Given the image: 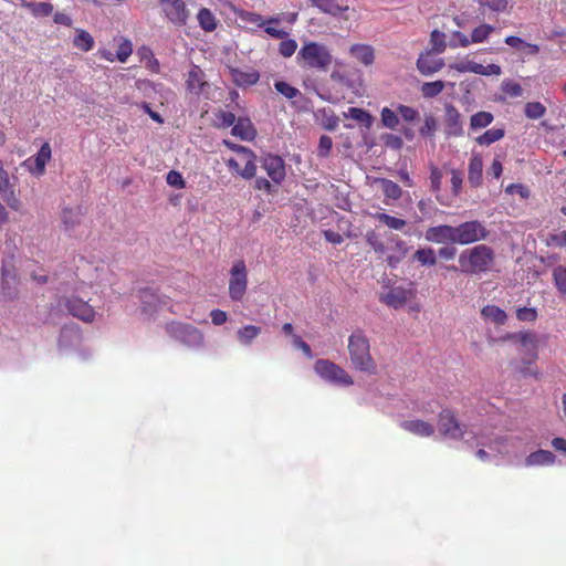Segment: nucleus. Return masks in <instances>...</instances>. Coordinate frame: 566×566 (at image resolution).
I'll return each instance as SVG.
<instances>
[{"label": "nucleus", "mask_w": 566, "mask_h": 566, "mask_svg": "<svg viewBox=\"0 0 566 566\" xmlns=\"http://www.w3.org/2000/svg\"><path fill=\"white\" fill-rule=\"evenodd\" d=\"M461 271L465 274L490 272L495 264V252L486 244H478L462 251L459 255Z\"/></svg>", "instance_id": "obj_1"}, {"label": "nucleus", "mask_w": 566, "mask_h": 566, "mask_svg": "<svg viewBox=\"0 0 566 566\" xmlns=\"http://www.w3.org/2000/svg\"><path fill=\"white\" fill-rule=\"evenodd\" d=\"M296 61L303 69L326 72L332 65L333 55L326 45L307 41L298 50Z\"/></svg>", "instance_id": "obj_2"}, {"label": "nucleus", "mask_w": 566, "mask_h": 566, "mask_svg": "<svg viewBox=\"0 0 566 566\" xmlns=\"http://www.w3.org/2000/svg\"><path fill=\"white\" fill-rule=\"evenodd\" d=\"M479 449L475 457L485 463L499 464L502 457L509 451V439L503 436H481L475 432Z\"/></svg>", "instance_id": "obj_3"}, {"label": "nucleus", "mask_w": 566, "mask_h": 566, "mask_svg": "<svg viewBox=\"0 0 566 566\" xmlns=\"http://www.w3.org/2000/svg\"><path fill=\"white\" fill-rule=\"evenodd\" d=\"M438 431L446 438L451 440H461L469 443L475 439V431L458 421L453 411L443 409L438 418Z\"/></svg>", "instance_id": "obj_4"}, {"label": "nucleus", "mask_w": 566, "mask_h": 566, "mask_svg": "<svg viewBox=\"0 0 566 566\" xmlns=\"http://www.w3.org/2000/svg\"><path fill=\"white\" fill-rule=\"evenodd\" d=\"M455 242L460 245H469L484 241L490 235L486 226L479 220L464 221L454 227Z\"/></svg>", "instance_id": "obj_5"}, {"label": "nucleus", "mask_w": 566, "mask_h": 566, "mask_svg": "<svg viewBox=\"0 0 566 566\" xmlns=\"http://www.w3.org/2000/svg\"><path fill=\"white\" fill-rule=\"evenodd\" d=\"M166 332L170 337L188 346L196 347L203 343V334L188 323L170 322L166 325Z\"/></svg>", "instance_id": "obj_6"}, {"label": "nucleus", "mask_w": 566, "mask_h": 566, "mask_svg": "<svg viewBox=\"0 0 566 566\" xmlns=\"http://www.w3.org/2000/svg\"><path fill=\"white\" fill-rule=\"evenodd\" d=\"M248 289V270L243 260L233 262L230 270L229 296L232 301H241Z\"/></svg>", "instance_id": "obj_7"}, {"label": "nucleus", "mask_w": 566, "mask_h": 566, "mask_svg": "<svg viewBox=\"0 0 566 566\" xmlns=\"http://www.w3.org/2000/svg\"><path fill=\"white\" fill-rule=\"evenodd\" d=\"M315 371L321 378L334 385L348 386L353 384L352 378L340 367L326 359H319L316 363Z\"/></svg>", "instance_id": "obj_8"}, {"label": "nucleus", "mask_w": 566, "mask_h": 566, "mask_svg": "<svg viewBox=\"0 0 566 566\" xmlns=\"http://www.w3.org/2000/svg\"><path fill=\"white\" fill-rule=\"evenodd\" d=\"M63 306L73 317L84 322L93 323L96 318V312L87 301L82 300L78 296L72 295L63 298Z\"/></svg>", "instance_id": "obj_9"}, {"label": "nucleus", "mask_w": 566, "mask_h": 566, "mask_svg": "<svg viewBox=\"0 0 566 566\" xmlns=\"http://www.w3.org/2000/svg\"><path fill=\"white\" fill-rule=\"evenodd\" d=\"M19 276L15 266L3 263L1 268V291L0 295L4 301H13L19 295Z\"/></svg>", "instance_id": "obj_10"}, {"label": "nucleus", "mask_w": 566, "mask_h": 566, "mask_svg": "<svg viewBox=\"0 0 566 566\" xmlns=\"http://www.w3.org/2000/svg\"><path fill=\"white\" fill-rule=\"evenodd\" d=\"M240 18L242 21L247 23L254 24L256 27H264V31L274 39H284L289 35V33L282 29H276L272 27V24H279L280 19L276 17L269 18L264 20L261 14L250 11H243L240 13Z\"/></svg>", "instance_id": "obj_11"}, {"label": "nucleus", "mask_w": 566, "mask_h": 566, "mask_svg": "<svg viewBox=\"0 0 566 566\" xmlns=\"http://www.w3.org/2000/svg\"><path fill=\"white\" fill-rule=\"evenodd\" d=\"M165 17L175 25L184 27L189 18L185 0H158Z\"/></svg>", "instance_id": "obj_12"}, {"label": "nucleus", "mask_w": 566, "mask_h": 566, "mask_svg": "<svg viewBox=\"0 0 566 566\" xmlns=\"http://www.w3.org/2000/svg\"><path fill=\"white\" fill-rule=\"evenodd\" d=\"M52 149L49 143H44L36 155L25 159L23 166L34 176H42L45 172V166L51 159Z\"/></svg>", "instance_id": "obj_13"}, {"label": "nucleus", "mask_w": 566, "mask_h": 566, "mask_svg": "<svg viewBox=\"0 0 566 566\" xmlns=\"http://www.w3.org/2000/svg\"><path fill=\"white\" fill-rule=\"evenodd\" d=\"M443 125L447 137H460L464 133L462 115L452 104H448L444 107Z\"/></svg>", "instance_id": "obj_14"}, {"label": "nucleus", "mask_w": 566, "mask_h": 566, "mask_svg": "<svg viewBox=\"0 0 566 566\" xmlns=\"http://www.w3.org/2000/svg\"><path fill=\"white\" fill-rule=\"evenodd\" d=\"M209 87L206 74L200 66L192 64L187 73L186 90L191 95L199 96L203 91Z\"/></svg>", "instance_id": "obj_15"}, {"label": "nucleus", "mask_w": 566, "mask_h": 566, "mask_svg": "<svg viewBox=\"0 0 566 566\" xmlns=\"http://www.w3.org/2000/svg\"><path fill=\"white\" fill-rule=\"evenodd\" d=\"M424 238L432 243L457 244L454 227L449 224H439L428 228L424 232Z\"/></svg>", "instance_id": "obj_16"}, {"label": "nucleus", "mask_w": 566, "mask_h": 566, "mask_svg": "<svg viewBox=\"0 0 566 566\" xmlns=\"http://www.w3.org/2000/svg\"><path fill=\"white\" fill-rule=\"evenodd\" d=\"M262 168L274 184H281L285 178L284 160L276 155H266L262 160Z\"/></svg>", "instance_id": "obj_17"}, {"label": "nucleus", "mask_w": 566, "mask_h": 566, "mask_svg": "<svg viewBox=\"0 0 566 566\" xmlns=\"http://www.w3.org/2000/svg\"><path fill=\"white\" fill-rule=\"evenodd\" d=\"M557 463V457L554 452L545 449H538L534 452H531L524 459V467L526 468H543V467H553Z\"/></svg>", "instance_id": "obj_18"}, {"label": "nucleus", "mask_w": 566, "mask_h": 566, "mask_svg": "<svg viewBox=\"0 0 566 566\" xmlns=\"http://www.w3.org/2000/svg\"><path fill=\"white\" fill-rule=\"evenodd\" d=\"M229 74L232 82L239 87L254 85L260 80V73L253 67L245 70L239 67H229Z\"/></svg>", "instance_id": "obj_19"}, {"label": "nucleus", "mask_w": 566, "mask_h": 566, "mask_svg": "<svg viewBox=\"0 0 566 566\" xmlns=\"http://www.w3.org/2000/svg\"><path fill=\"white\" fill-rule=\"evenodd\" d=\"M411 297V291L401 286L391 287L386 294L380 296V302L392 308L402 307Z\"/></svg>", "instance_id": "obj_20"}, {"label": "nucleus", "mask_w": 566, "mask_h": 566, "mask_svg": "<svg viewBox=\"0 0 566 566\" xmlns=\"http://www.w3.org/2000/svg\"><path fill=\"white\" fill-rule=\"evenodd\" d=\"M249 158H247L248 160ZM229 170L232 172V174H237L239 176H241L242 178L244 179H252L254 176H255V172H256V155L252 151V157H251V164H252V167H251V171L245 172L247 169H249V165H247V161L245 159H239V157L237 156L235 158L231 157L229 158L227 161H226Z\"/></svg>", "instance_id": "obj_21"}, {"label": "nucleus", "mask_w": 566, "mask_h": 566, "mask_svg": "<svg viewBox=\"0 0 566 566\" xmlns=\"http://www.w3.org/2000/svg\"><path fill=\"white\" fill-rule=\"evenodd\" d=\"M468 181L472 188H479L483 182V159L478 153H473L468 165Z\"/></svg>", "instance_id": "obj_22"}, {"label": "nucleus", "mask_w": 566, "mask_h": 566, "mask_svg": "<svg viewBox=\"0 0 566 566\" xmlns=\"http://www.w3.org/2000/svg\"><path fill=\"white\" fill-rule=\"evenodd\" d=\"M443 66V59L432 57L430 53H422L417 59V69L424 76L439 72Z\"/></svg>", "instance_id": "obj_23"}, {"label": "nucleus", "mask_w": 566, "mask_h": 566, "mask_svg": "<svg viewBox=\"0 0 566 566\" xmlns=\"http://www.w3.org/2000/svg\"><path fill=\"white\" fill-rule=\"evenodd\" d=\"M401 427L418 437L427 438L434 433V426L420 419H410L401 422Z\"/></svg>", "instance_id": "obj_24"}, {"label": "nucleus", "mask_w": 566, "mask_h": 566, "mask_svg": "<svg viewBox=\"0 0 566 566\" xmlns=\"http://www.w3.org/2000/svg\"><path fill=\"white\" fill-rule=\"evenodd\" d=\"M231 134L242 140L251 142L256 137V129L248 117H239L231 129Z\"/></svg>", "instance_id": "obj_25"}, {"label": "nucleus", "mask_w": 566, "mask_h": 566, "mask_svg": "<svg viewBox=\"0 0 566 566\" xmlns=\"http://www.w3.org/2000/svg\"><path fill=\"white\" fill-rule=\"evenodd\" d=\"M349 53L365 66L371 65L375 61V51L369 44H354L350 46Z\"/></svg>", "instance_id": "obj_26"}, {"label": "nucleus", "mask_w": 566, "mask_h": 566, "mask_svg": "<svg viewBox=\"0 0 566 566\" xmlns=\"http://www.w3.org/2000/svg\"><path fill=\"white\" fill-rule=\"evenodd\" d=\"M311 4L317 8L321 12L329 14L332 17H338L343 12L347 11L348 6H340L337 0H308Z\"/></svg>", "instance_id": "obj_27"}, {"label": "nucleus", "mask_w": 566, "mask_h": 566, "mask_svg": "<svg viewBox=\"0 0 566 566\" xmlns=\"http://www.w3.org/2000/svg\"><path fill=\"white\" fill-rule=\"evenodd\" d=\"M348 350L349 354H368L369 353V342L366 335L360 332H354L348 339Z\"/></svg>", "instance_id": "obj_28"}, {"label": "nucleus", "mask_w": 566, "mask_h": 566, "mask_svg": "<svg viewBox=\"0 0 566 566\" xmlns=\"http://www.w3.org/2000/svg\"><path fill=\"white\" fill-rule=\"evenodd\" d=\"M139 298L143 304L144 313H151L156 311L158 305L161 303V298L156 291L153 289H144L139 291Z\"/></svg>", "instance_id": "obj_29"}, {"label": "nucleus", "mask_w": 566, "mask_h": 566, "mask_svg": "<svg viewBox=\"0 0 566 566\" xmlns=\"http://www.w3.org/2000/svg\"><path fill=\"white\" fill-rule=\"evenodd\" d=\"M483 319L494 323L495 325H504L507 321V314L504 310L496 305H485L481 310Z\"/></svg>", "instance_id": "obj_30"}, {"label": "nucleus", "mask_w": 566, "mask_h": 566, "mask_svg": "<svg viewBox=\"0 0 566 566\" xmlns=\"http://www.w3.org/2000/svg\"><path fill=\"white\" fill-rule=\"evenodd\" d=\"M20 6L29 10L35 18L49 17L53 12V6L49 2H30L22 0Z\"/></svg>", "instance_id": "obj_31"}, {"label": "nucleus", "mask_w": 566, "mask_h": 566, "mask_svg": "<svg viewBox=\"0 0 566 566\" xmlns=\"http://www.w3.org/2000/svg\"><path fill=\"white\" fill-rule=\"evenodd\" d=\"M197 20L200 28L206 32H212L218 27V20L211 10L201 8L197 14Z\"/></svg>", "instance_id": "obj_32"}, {"label": "nucleus", "mask_w": 566, "mask_h": 566, "mask_svg": "<svg viewBox=\"0 0 566 566\" xmlns=\"http://www.w3.org/2000/svg\"><path fill=\"white\" fill-rule=\"evenodd\" d=\"M376 182L380 184L384 196L390 200H398L402 196V189L396 182L386 178H377Z\"/></svg>", "instance_id": "obj_33"}, {"label": "nucleus", "mask_w": 566, "mask_h": 566, "mask_svg": "<svg viewBox=\"0 0 566 566\" xmlns=\"http://www.w3.org/2000/svg\"><path fill=\"white\" fill-rule=\"evenodd\" d=\"M504 42L517 50H525L530 55H536L539 53V46L537 44L528 43L520 36L509 35L504 39Z\"/></svg>", "instance_id": "obj_34"}, {"label": "nucleus", "mask_w": 566, "mask_h": 566, "mask_svg": "<svg viewBox=\"0 0 566 566\" xmlns=\"http://www.w3.org/2000/svg\"><path fill=\"white\" fill-rule=\"evenodd\" d=\"M505 135L504 128H490L486 132H484L482 135L478 136L475 138V142L480 146H490L495 142L501 140Z\"/></svg>", "instance_id": "obj_35"}, {"label": "nucleus", "mask_w": 566, "mask_h": 566, "mask_svg": "<svg viewBox=\"0 0 566 566\" xmlns=\"http://www.w3.org/2000/svg\"><path fill=\"white\" fill-rule=\"evenodd\" d=\"M494 120V116L492 113L486 111H481L473 114L470 117V128L472 130H478L488 127Z\"/></svg>", "instance_id": "obj_36"}, {"label": "nucleus", "mask_w": 566, "mask_h": 566, "mask_svg": "<svg viewBox=\"0 0 566 566\" xmlns=\"http://www.w3.org/2000/svg\"><path fill=\"white\" fill-rule=\"evenodd\" d=\"M345 117H349L356 122L363 124L366 128H370L373 125V116L367 111L359 107H349L346 113H344Z\"/></svg>", "instance_id": "obj_37"}, {"label": "nucleus", "mask_w": 566, "mask_h": 566, "mask_svg": "<svg viewBox=\"0 0 566 566\" xmlns=\"http://www.w3.org/2000/svg\"><path fill=\"white\" fill-rule=\"evenodd\" d=\"M371 217L387 226L389 229L397 231L402 230L407 224L406 220L387 214L385 212H376L373 213Z\"/></svg>", "instance_id": "obj_38"}, {"label": "nucleus", "mask_w": 566, "mask_h": 566, "mask_svg": "<svg viewBox=\"0 0 566 566\" xmlns=\"http://www.w3.org/2000/svg\"><path fill=\"white\" fill-rule=\"evenodd\" d=\"M514 368L523 376H534L537 374V368L531 356H522L518 360L513 363Z\"/></svg>", "instance_id": "obj_39"}, {"label": "nucleus", "mask_w": 566, "mask_h": 566, "mask_svg": "<svg viewBox=\"0 0 566 566\" xmlns=\"http://www.w3.org/2000/svg\"><path fill=\"white\" fill-rule=\"evenodd\" d=\"M413 259L421 265L432 266L437 263V255L432 248L418 249L413 254Z\"/></svg>", "instance_id": "obj_40"}, {"label": "nucleus", "mask_w": 566, "mask_h": 566, "mask_svg": "<svg viewBox=\"0 0 566 566\" xmlns=\"http://www.w3.org/2000/svg\"><path fill=\"white\" fill-rule=\"evenodd\" d=\"M74 46L77 49L88 52L94 46V39L93 36L85 30H78L75 38H74Z\"/></svg>", "instance_id": "obj_41"}, {"label": "nucleus", "mask_w": 566, "mask_h": 566, "mask_svg": "<svg viewBox=\"0 0 566 566\" xmlns=\"http://www.w3.org/2000/svg\"><path fill=\"white\" fill-rule=\"evenodd\" d=\"M380 120L384 127L395 130L399 125L398 113L389 107H382L380 111Z\"/></svg>", "instance_id": "obj_42"}, {"label": "nucleus", "mask_w": 566, "mask_h": 566, "mask_svg": "<svg viewBox=\"0 0 566 566\" xmlns=\"http://www.w3.org/2000/svg\"><path fill=\"white\" fill-rule=\"evenodd\" d=\"M444 82L441 80L434 82H426L421 85V94L426 98H433L444 90Z\"/></svg>", "instance_id": "obj_43"}, {"label": "nucleus", "mask_w": 566, "mask_h": 566, "mask_svg": "<svg viewBox=\"0 0 566 566\" xmlns=\"http://www.w3.org/2000/svg\"><path fill=\"white\" fill-rule=\"evenodd\" d=\"M223 144L226 147H228L229 149L233 150L237 156L239 157V159H247L249 158L247 161V165L250 164L249 166V169L245 170V172H250L251 171V167H252V164H251V157H252V150L248 147H244V146H241V145H238V144H234L230 140H223Z\"/></svg>", "instance_id": "obj_44"}, {"label": "nucleus", "mask_w": 566, "mask_h": 566, "mask_svg": "<svg viewBox=\"0 0 566 566\" xmlns=\"http://www.w3.org/2000/svg\"><path fill=\"white\" fill-rule=\"evenodd\" d=\"M494 31V27L488 23H482L474 28L471 32L472 43H482L489 39L491 33Z\"/></svg>", "instance_id": "obj_45"}, {"label": "nucleus", "mask_w": 566, "mask_h": 566, "mask_svg": "<svg viewBox=\"0 0 566 566\" xmlns=\"http://www.w3.org/2000/svg\"><path fill=\"white\" fill-rule=\"evenodd\" d=\"M502 72L501 66L497 64H489L486 66L471 61L470 73L479 75H500Z\"/></svg>", "instance_id": "obj_46"}, {"label": "nucleus", "mask_w": 566, "mask_h": 566, "mask_svg": "<svg viewBox=\"0 0 566 566\" xmlns=\"http://www.w3.org/2000/svg\"><path fill=\"white\" fill-rule=\"evenodd\" d=\"M261 333V327L255 325H245L238 331V339L241 344H250Z\"/></svg>", "instance_id": "obj_47"}, {"label": "nucleus", "mask_w": 566, "mask_h": 566, "mask_svg": "<svg viewBox=\"0 0 566 566\" xmlns=\"http://www.w3.org/2000/svg\"><path fill=\"white\" fill-rule=\"evenodd\" d=\"M438 128L437 118L432 114L424 115L423 125L419 128V134L424 138L434 136Z\"/></svg>", "instance_id": "obj_48"}, {"label": "nucleus", "mask_w": 566, "mask_h": 566, "mask_svg": "<svg viewBox=\"0 0 566 566\" xmlns=\"http://www.w3.org/2000/svg\"><path fill=\"white\" fill-rule=\"evenodd\" d=\"M553 280L557 291L566 296V268L563 265H557L553 270Z\"/></svg>", "instance_id": "obj_49"}, {"label": "nucleus", "mask_w": 566, "mask_h": 566, "mask_svg": "<svg viewBox=\"0 0 566 566\" xmlns=\"http://www.w3.org/2000/svg\"><path fill=\"white\" fill-rule=\"evenodd\" d=\"M353 365L357 370L364 373H374L376 365L371 356H353Z\"/></svg>", "instance_id": "obj_50"}, {"label": "nucleus", "mask_w": 566, "mask_h": 566, "mask_svg": "<svg viewBox=\"0 0 566 566\" xmlns=\"http://www.w3.org/2000/svg\"><path fill=\"white\" fill-rule=\"evenodd\" d=\"M546 113V107L539 102H528L525 105V115L531 119H538Z\"/></svg>", "instance_id": "obj_51"}, {"label": "nucleus", "mask_w": 566, "mask_h": 566, "mask_svg": "<svg viewBox=\"0 0 566 566\" xmlns=\"http://www.w3.org/2000/svg\"><path fill=\"white\" fill-rule=\"evenodd\" d=\"M510 339H513L514 342H517L525 347H534L537 342L536 334L533 332H520L510 335Z\"/></svg>", "instance_id": "obj_52"}, {"label": "nucleus", "mask_w": 566, "mask_h": 566, "mask_svg": "<svg viewBox=\"0 0 566 566\" xmlns=\"http://www.w3.org/2000/svg\"><path fill=\"white\" fill-rule=\"evenodd\" d=\"M366 242L369 247L373 248V250L377 253H384L386 250V247L380 238V235L375 230L367 231L366 235Z\"/></svg>", "instance_id": "obj_53"}, {"label": "nucleus", "mask_w": 566, "mask_h": 566, "mask_svg": "<svg viewBox=\"0 0 566 566\" xmlns=\"http://www.w3.org/2000/svg\"><path fill=\"white\" fill-rule=\"evenodd\" d=\"M430 43L432 45V50L437 53L444 52L447 48L446 43V34L439 30H433L430 34Z\"/></svg>", "instance_id": "obj_54"}, {"label": "nucleus", "mask_w": 566, "mask_h": 566, "mask_svg": "<svg viewBox=\"0 0 566 566\" xmlns=\"http://www.w3.org/2000/svg\"><path fill=\"white\" fill-rule=\"evenodd\" d=\"M62 220H63V223L70 228V227H74L76 223H80L81 221V211L78 208L76 209H72V208H66L63 210L62 212Z\"/></svg>", "instance_id": "obj_55"}, {"label": "nucleus", "mask_w": 566, "mask_h": 566, "mask_svg": "<svg viewBox=\"0 0 566 566\" xmlns=\"http://www.w3.org/2000/svg\"><path fill=\"white\" fill-rule=\"evenodd\" d=\"M279 44V53L283 57H291L297 50V42L294 39H281Z\"/></svg>", "instance_id": "obj_56"}, {"label": "nucleus", "mask_w": 566, "mask_h": 566, "mask_svg": "<svg viewBox=\"0 0 566 566\" xmlns=\"http://www.w3.org/2000/svg\"><path fill=\"white\" fill-rule=\"evenodd\" d=\"M397 113L407 123H412L419 118V112L416 108L408 105L399 104L397 106Z\"/></svg>", "instance_id": "obj_57"}, {"label": "nucleus", "mask_w": 566, "mask_h": 566, "mask_svg": "<svg viewBox=\"0 0 566 566\" xmlns=\"http://www.w3.org/2000/svg\"><path fill=\"white\" fill-rule=\"evenodd\" d=\"M275 90L281 93L283 96H285L289 99H292L297 96L300 91L295 88L294 86L290 85L289 83L284 81H276L274 83Z\"/></svg>", "instance_id": "obj_58"}, {"label": "nucleus", "mask_w": 566, "mask_h": 566, "mask_svg": "<svg viewBox=\"0 0 566 566\" xmlns=\"http://www.w3.org/2000/svg\"><path fill=\"white\" fill-rule=\"evenodd\" d=\"M0 196L2 197V199L7 202V205L18 211L20 210L21 208V201L20 199L15 196V192H14V189L13 187H10L8 188V190L6 189V191H1L0 192Z\"/></svg>", "instance_id": "obj_59"}, {"label": "nucleus", "mask_w": 566, "mask_h": 566, "mask_svg": "<svg viewBox=\"0 0 566 566\" xmlns=\"http://www.w3.org/2000/svg\"><path fill=\"white\" fill-rule=\"evenodd\" d=\"M132 53H133L132 42L129 40L125 39L118 45V49L116 52V59L119 62L125 63L127 61V59L132 55Z\"/></svg>", "instance_id": "obj_60"}, {"label": "nucleus", "mask_w": 566, "mask_h": 566, "mask_svg": "<svg viewBox=\"0 0 566 566\" xmlns=\"http://www.w3.org/2000/svg\"><path fill=\"white\" fill-rule=\"evenodd\" d=\"M537 316V311L534 307H518L516 310V318L521 322H535Z\"/></svg>", "instance_id": "obj_61"}, {"label": "nucleus", "mask_w": 566, "mask_h": 566, "mask_svg": "<svg viewBox=\"0 0 566 566\" xmlns=\"http://www.w3.org/2000/svg\"><path fill=\"white\" fill-rule=\"evenodd\" d=\"M481 7H486L495 12H503L506 10L509 0H476Z\"/></svg>", "instance_id": "obj_62"}, {"label": "nucleus", "mask_w": 566, "mask_h": 566, "mask_svg": "<svg viewBox=\"0 0 566 566\" xmlns=\"http://www.w3.org/2000/svg\"><path fill=\"white\" fill-rule=\"evenodd\" d=\"M451 191L452 193L458 197L460 196L462 191V184H463V175L458 169L451 170Z\"/></svg>", "instance_id": "obj_63"}, {"label": "nucleus", "mask_w": 566, "mask_h": 566, "mask_svg": "<svg viewBox=\"0 0 566 566\" xmlns=\"http://www.w3.org/2000/svg\"><path fill=\"white\" fill-rule=\"evenodd\" d=\"M216 117L219 120V125L223 128L233 127V125L238 120L232 112L226 111H220L216 114Z\"/></svg>", "instance_id": "obj_64"}]
</instances>
